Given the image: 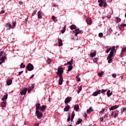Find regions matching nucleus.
<instances>
[{"mask_svg": "<svg viewBox=\"0 0 126 126\" xmlns=\"http://www.w3.org/2000/svg\"><path fill=\"white\" fill-rule=\"evenodd\" d=\"M106 91H107V90L102 89L100 93H101L102 94H103V93H105V92H106Z\"/></svg>", "mask_w": 126, "mask_h": 126, "instance_id": "c03bdc74", "label": "nucleus"}, {"mask_svg": "<svg viewBox=\"0 0 126 126\" xmlns=\"http://www.w3.org/2000/svg\"><path fill=\"white\" fill-rule=\"evenodd\" d=\"M104 74V71H100L98 73L97 75L99 76V77H102V75Z\"/></svg>", "mask_w": 126, "mask_h": 126, "instance_id": "2f4dec72", "label": "nucleus"}, {"mask_svg": "<svg viewBox=\"0 0 126 126\" xmlns=\"http://www.w3.org/2000/svg\"><path fill=\"white\" fill-rule=\"evenodd\" d=\"M72 99V98L71 97H67L64 100L65 104L67 105V104H68V103L71 101Z\"/></svg>", "mask_w": 126, "mask_h": 126, "instance_id": "0eeeda50", "label": "nucleus"}, {"mask_svg": "<svg viewBox=\"0 0 126 126\" xmlns=\"http://www.w3.org/2000/svg\"><path fill=\"white\" fill-rule=\"evenodd\" d=\"M60 79L59 81V85H62L63 84V76H59Z\"/></svg>", "mask_w": 126, "mask_h": 126, "instance_id": "1a4fd4ad", "label": "nucleus"}, {"mask_svg": "<svg viewBox=\"0 0 126 126\" xmlns=\"http://www.w3.org/2000/svg\"><path fill=\"white\" fill-rule=\"evenodd\" d=\"M35 115L37 116V119H41L42 117H43V113L40 112V110L35 111Z\"/></svg>", "mask_w": 126, "mask_h": 126, "instance_id": "20e7f679", "label": "nucleus"}, {"mask_svg": "<svg viewBox=\"0 0 126 126\" xmlns=\"http://www.w3.org/2000/svg\"><path fill=\"white\" fill-rule=\"evenodd\" d=\"M87 24H89V25H91V24L92 23V20L91 19V18H88L87 19Z\"/></svg>", "mask_w": 126, "mask_h": 126, "instance_id": "aec40b11", "label": "nucleus"}, {"mask_svg": "<svg viewBox=\"0 0 126 126\" xmlns=\"http://www.w3.org/2000/svg\"><path fill=\"white\" fill-rule=\"evenodd\" d=\"M126 47H123V49H122L121 53L120 56L121 57H124V54L126 53Z\"/></svg>", "mask_w": 126, "mask_h": 126, "instance_id": "ddd939ff", "label": "nucleus"}, {"mask_svg": "<svg viewBox=\"0 0 126 126\" xmlns=\"http://www.w3.org/2000/svg\"><path fill=\"white\" fill-rule=\"evenodd\" d=\"M104 112H105V109L103 108L102 110L99 112V114H103Z\"/></svg>", "mask_w": 126, "mask_h": 126, "instance_id": "49530a36", "label": "nucleus"}, {"mask_svg": "<svg viewBox=\"0 0 126 126\" xmlns=\"http://www.w3.org/2000/svg\"><path fill=\"white\" fill-rule=\"evenodd\" d=\"M99 37H103V33L100 32L98 34Z\"/></svg>", "mask_w": 126, "mask_h": 126, "instance_id": "09e8293b", "label": "nucleus"}, {"mask_svg": "<svg viewBox=\"0 0 126 126\" xmlns=\"http://www.w3.org/2000/svg\"><path fill=\"white\" fill-rule=\"evenodd\" d=\"M116 23H119V22H121L122 21V19L119 17H116Z\"/></svg>", "mask_w": 126, "mask_h": 126, "instance_id": "72a5a7b5", "label": "nucleus"}, {"mask_svg": "<svg viewBox=\"0 0 126 126\" xmlns=\"http://www.w3.org/2000/svg\"><path fill=\"white\" fill-rule=\"evenodd\" d=\"M113 116H114V111H112V113H111V117H113Z\"/></svg>", "mask_w": 126, "mask_h": 126, "instance_id": "774afa93", "label": "nucleus"}, {"mask_svg": "<svg viewBox=\"0 0 126 126\" xmlns=\"http://www.w3.org/2000/svg\"><path fill=\"white\" fill-rule=\"evenodd\" d=\"M100 122H102L104 120V117L100 118Z\"/></svg>", "mask_w": 126, "mask_h": 126, "instance_id": "69168bd1", "label": "nucleus"}, {"mask_svg": "<svg viewBox=\"0 0 126 126\" xmlns=\"http://www.w3.org/2000/svg\"><path fill=\"white\" fill-rule=\"evenodd\" d=\"M70 121V117H68L67 118V122H69Z\"/></svg>", "mask_w": 126, "mask_h": 126, "instance_id": "338daca9", "label": "nucleus"}, {"mask_svg": "<svg viewBox=\"0 0 126 126\" xmlns=\"http://www.w3.org/2000/svg\"><path fill=\"white\" fill-rule=\"evenodd\" d=\"M115 49H116V47L115 46H113L112 47L109 48V50H110V54L111 55H114V52L115 51Z\"/></svg>", "mask_w": 126, "mask_h": 126, "instance_id": "9b49d317", "label": "nucleus"}, {"mask_svg": "<svg viewBox=\"0 0 126 126\" xmlns=\"http://www.w3.org/2000/svg\"><path fill=\"white\" fill-rule=\"evenodd\" d=\"M98 94H101V90L96 91L93 94V96H97Z\"/></svg>", "mask_w": 126, "mask_h": 126, "instance_id": "2eb2a0df", "label": "nucleus"}, {"mask_svg": "<svg viewBox=\"0 0 126 126\" xmlns=\"http://www.w3.org/2000/svg\"><path fill=\"white\" fill-rule=\"evenodd\" d=\"M1 107H4L6 106V101H3L1 104Z\"/></svg>", "mask_w": 126, "mask_h": 126, "instance_id": "f704fd0d", "label": "nucleus"}, {"mask_svg": "<svg viewBox=\"0 0 126 126\" xmlns=\"http://www.w3.org/2000/svg\"><path fill=\"white\" fill-rule=\"evenodd\" d=\"M119 107V105H115L109 108L110 111H113V110H116V109H118V107Z\"/></svg>", "mask_w": 126, "mask_h": 126, "instance_id": "f3484780", "label": "nucleus"}, {"mask_svg": "<svg viewBox=\"0 0 126 126\" xmlns=\"http://www.w3.org/2000/svg\"><path fill=\"white\" fill-rule=\"evenodd\" d=\"M113 56L114 55L111 54H109L108 55V56L107 59L108 63H111V62H112V61H113V58H113Z\"/></svg>", "mask_w": 126, "mask_h": 126, "instance_id": "423d86ee", "label": "nucleus"}, {"mask_svg": "<svg viewBox=\"0 0 126 126\" xmlns=\"http://www.w3.org/2000/svg\"><path fill=\"white\" fill-rule=\"evenodd\" d=\"M96 51H94V52L91 53L90 54V56L92 58H93V57H95V56H96Z\"/></svg>", "mask_w": 126, "mask_h": 126, "instance_id": "5701e85b", "label": "nucleus"}, {"mask_svg": "<svg viewBox=\"0 0 126 126\" xmlns=\"http://www.w3.org/2000/svg\"><path fill=\"white\" fill-rule=\"evenodd\" d=\"M63 68L59 67L58 69V71L56 73V74L58 75V76H63Z\"/></svg>", "mask_w": 126, "mask_h": 126, "instance_id": "f03ea898", "label": "nucleus"}, {"mask_svg": "<svg viewBox=\"0 0 126 126\" xmlns=\"http://www.w3.org/2000/svg\"><path fill=\"white\" fill-rule=\"evenodd\" d=\"M36 111H40V109H41V104L38 103L35 105Z\"/></svg>", "mask_w": 126, "mask_h": 126, "instance_id": "9d476101", "label": "nucleus"}, {"mask_svg": "<svg viewBox=\"0 0 126 126\" xmlns=\"http://www.w3.org/2000/svg\"><path fill=\"white\" fill-rule=\"evenodd\" d=\"M20 68H25V65L24 63H21L20 65Z\"/></svg>", "mask_w": 126, "mask_h": 126, "instance_id": "ea45409f", "label": "nucleus"}, {"mask_svg": "<svg viewBox=\"0 0 126 126\" xmlns=\"http://www.w3.org/2000/svg\"><path fill=\"white\" fill-rule=\"evenodd\" d=\"M82 122V119H79L78 121L76 123V125H79Z\"/></svg>", "mask_w": 126, "mask_h": 126, "instance_id": "4c0bfd02", "label": "nucleus"}, {"mask_svg": "<svg viewBox=\"0 0 126 126\" xmlns=\"http://www.w3.org/2000/svg\"><path fill=\"white\" fill-rule=\"evenodd\" d=\"M58 43H59V46L61 47V46H63V40L62 39L58 38Z\"/></svg>", "mask_w": 126, "mask_h": 126, "instance_id": "412c9836", "label": "nucleus"}, {"mask_svg": "<svg viewBox=\"0 0 126 126\" xmlns=\"http://www.w3.org/2000/svg\"><path fill=\"white\" fill-rule=\"evenodd\" d=\"M107 18L110 19L111 18V15L109 14L107 16Z\"/></svg>", "mask_w": 126, "mask_h": 126, "instance_id": "680f3d73", "label": "nucleus"}, {"mask_svg": "<svg viewBox=\"0 0 126 126\" xmlns=\"http://www.w3.org/2000/svg\"><path fill=\"white\" fill-rule=\"evenodd\" d=\"M6 60V57L4 56L3 57L0 58V65L2 63L4 62V60Z\"/></svg>", "mask_w": 126, "mask_h": 126, "instance_id": "4468645a", "label": "nucleus"}, {"mask_svg": "<svg viewBox=\"0 0 126 126\" xmlns=\"http://www.w3.org/2000/svg\"><path fill=\"white\" fill-rule=\"evenodd\" d=\"M3 54V51H1L0 52V55L1 56H2Z\"/></svg>", "mask_w": 126, "mask_h": 126, "instance_id": "e2e57ef3", "label": "nucleus"}, {"mask_svg": "<svg viewBox=\"0 0 126 126\" xmlns=\"http://www.w3.org/2000/svg\"><path fill=\"white\" fill-rule=\"evenodd\" d=\"M73 59H71L70 61L67 62V64H69V66H72L73 64Z\"/></svg>", "mask_w": 126, "mask_h": 126, "instance_id": "4be33fe9", "label": "nucleus"}, {"mask_svg": "<svg viewBox=\"0 0 126 126\" xmlns=\"http://www.w3.org/2000/svg\"><path fill=\"white\" fill-rule=\"evenodd\" d=\"M121 27H126V24H122L121 25Z\"/></svg>", "mask_w": 126, "mask_h": 126, "instance_id": "864d4df0", "label": "nucleus"}, {"mask_svg": "<svg viewBox=\"0 0 126 126\" xmlns=\"http://www.w3.org/2000/svg\"><path fill=\"white\" fill-rule=\"evenodd\" d=\"M81 90H82V87L81 86L79 87L78 89L77 93L78 94L80 93V92H81Z\"/></svg>", "mask_w": 126, "mask_h": 126, "instance_id": "c9c22d12", "label": "nucleus"}, {"mask_svg": "<svg viewBox=\"0 0 126 126\" xmlns=\"http://www.w3.org/2000/svg\"><path fill=\"white\" fill-rule=\"evenodd\" d=\"M84 117L86 119H87V114H86V113H84Z\"/></svg>", "mask_w": 126, "mask_h": 126, "instance_id": "603ef678", "label": "nucleus"}, {"mask_svg": "<svg viewBox=\"0 0 126 126\" xmlns=\"http://www.w3.org/2000/svg\"><path fill=\"white\" fill-rule=\"evenodd\" d=\"M73 68V66H68L67 71H70Z\"/></svg>", "mask_w": 126, "mask_h": 126, "instance_id": "a19ab883", "label": "nucleus"}, {"mask_svg": "<svg viewBox=\"0 0 126 126\" xmlns=\"http://www.w3.org/2000/svg\"><path fill=\"white\" fill-rule=\"evenodd\" d=\"M76 78L78 82H79V81H80L81 79H80V78H79V74H78L76 76Z\"/></svg>", "mask_w": 126, "mask_h": 126, "instance_id": "58836bf2", "label": "nucleus"}, {"mask_svg": "<svg viewBox=\"0 0 126 126\" xmlns=\"http://www.w3.org/2000/svg\"><path fill=\"white\" fill-rule=\"evenodd\" d=\"M26 93H27V88H25L20 92V94L21 95H26Z\"/></svg>", "mask_w": 126, "mask_h": 126, "instance_id": "6e6552de", "label": "nucleus"}, {"mask_svg": "<svg viewBox=\"0 0 126 126\" xmlns=\"http://www.w3.org/2000/svg\"><path fill=\"white\" fill-rule=\"evenodd\" d=\"M126 110V108H124L121 109L122 114H123V112H125Z\"/></svg>", "mask_w": 126, "mask_h": 126, "instance_id": "8fccbe9b", "label": "nucleus"}, {"mask_svg": "<svg viewBox=\"0 0 126 126\" xmlns=\"http://www.w3.org/2000/svg\"><path fill=\"white\" fill-rule=\"evenodd\" d=\"M107 118H108V114H105V115H104V116L103 117V118H104L105 119H107Z\"/></svg>", "mask_w": 126, "mask_h": 126, "instance_id": "3c124183", "label": "nucleus"}, {"mask_svg": "<svg viewBox=\"0 0 126 126\" xmlns=\"http://www.w3.org/2000/svg\"><path fill=\"white\" fill-rule=\"evenodd\" d=\"M74 110L76 111V112H77L78 110H79V105L78 104H76L74 106Z\"/></svg>", "mask_w": 126, "mask_h": 126, "instance_id": "6ab92c4d", "label": "nucleus"}, {"mask_svg": "<svg viewBox=\"0 0 126 126\" xmlns=\"http://www.w3.org/2000/svg\"><path fill=\"white\" fill-rule=\"evenodd\" d=\"M37 13V11H34L32 13V16H34V15H35V14H36V13Z\"/></svg>", "mask_w": 126, "mask_h": 126, "instance_id": "a18cd8bd", "label": "nucleus"}, {"mask_svg": "<svg viewBox=\"0 0 126 126\" xmlns=\"http://www.w3.org/2000/svg\"><path fill=\"white\" fill-rule=\"evenodd\" d=\"M106 94L108 97H110V96H111L112 94H113V93L111 92V91L109 90L108 91H107Z\"/></svg>", "mask_w": 126, "mask_h": 126, "instance_id": "b1692460", "label": "nucleus"}, {"mask_svg": "<svg viewBox=\"0 0 126 126\" xmlns=\"http://www.w3.org/2000/svg\"><path fill=\"white\" fill-rule=\"evenodd\" d=\"M110 49H107L105 51V53H106V54H108V53H109V52H110Z\"/></svg>", "mask_w": 126, "mask_h": 126, "instance_id": "4d7b16f0", "label": "nucleus"}, {"mask_svg": "<svg viewBox=\"0 0 126 126\" xmlns=\"http://www.w3.org/2000/svg\"><path fill=\"white\" fill-rule=\"evenodd\" d=\"M6 26L7 27H9V30H10V29H11V28H14L13 27H12V26H11V24H10L9 23H7L6 25Z\"/></svg>", "mask_w": 126, "mask_h": 126, "instance_id": "cd10ccee", "label": "nucleus"}, {"mask_svg": "<svg viewBox=\"0 0 126 126\" xmlns=\"http://www.w3.org/2000/svg\"><path fill=\"white\" fill-rule=\"evenodd\" d=\"M16 25V22H14L13 23V25H12V27H13H13H14Z\"/></svg>", "mask_w": 126, "mask_h": 126, "instance_id": "13d9d810", "label": "nucleus"}, {"mask_svg": "<svg viewBox=\"0 0 126 126\" xmlns=\"http://www.w3.org/2000/svg\"><path fill=\"white\" fill-rule=\"evenodd\" d=\"M3 13H4V10H2L0 13V14H3Z\"/></svg>", "mask_w": 126, "mask_h": 126, "instance_id": "052dcab7", "label": "nucleus"}, {"mask_svg": "<svg viewBox=\"0 0 126 126\" xmlns=\"http://www.w3.org/2000/svg\"><path fill=\"white\" fill-rule=\"evenodd\" d=\"M65 28H66V26H64L63 29L61 31V33H62V34H63V33L65 32Z\"/></svg>", "mask_w": 126, "mask_h": 126, "instance_id": "e433bc0d", "label": "nucleus"}, {"mask_svg": "<svg viewBox=\"0 0 126 126\" xmlns=\"http://www.w3.org/2000/svg\"><path fill=\"white\" fill-rule=\"evenodd\" d=\"M74 117H75V114H74V111H73L71 114V122H72V121H73V119H74Z\"/></svg>", "mask_w": 126, "mask_h": 126, "instance_id": "393cba45", "label": "nucleus"}, {"mask_svg": "<svg viewBox=\"0 0 126 126\" xmlns=\"http://www.w3.org/2000/svg\"><path fill=\"white\" fill-rule=\"evenodd\" d=\"M97 58H94V63H97Z\"/></svg>", "mask_w": 126, "mask_h": 126, "instance_id": "5fc2aeb1", "label": "nucleus"}, {"mask_svg": "<svg viewBox=\"0 0 126 126\" xmlns=\"http://www.w3.org/2000/svg\"><path fill=\"white\" fill-rule=\"evenodd\" d=\"M26 68L29 71H32L34 69V66L31 63H29L27 66Z\"/></svg>", "mask_w": 126, "mask_h": 126, "instance_id": "7ed1b4c3", "label": "nucleus"}, {"mask_svg": "<svg viewBox=\"0 0 126 126\" xmlns=\"http://www.w3.org/2000/svg\"><path fill=\"white\" fill-rule=\"evenodd\" d=\"M46 109H47V106L46 105H42L41 107H40V109L39 110L40 112L44 113V110H46Z\"/></svg>", "mask_w": 126, "mask_h": 126, "instance_id": "dca6fc26", "label": "nucleus"}, {"mask_svg": "<svg viewBox=\"0 0 126 126\" xmlns=\"http://www.w3.org/2000/svg\"><path fill=\"white\" fill-rule=\"evenodd\" d=\"M22 73H23V71H21L19 72L17 76H19L21 75Z\"/></svg>", "mask_w": 126, "mask_h": 126, "instance_id": "de8ad7c7", "label": "nucleus"}, {"mask_svg": "<svg viewBox=\"0 0 126 126\" xmlns=\"http://www.w3.org/2000/svg\"><path fill=\"white\" fill-rule=\"evenodd\" d=\"M73 33H75V36H77L78 34H81L82 33V31L80 30L79 29H76L73 31Z\"/></svg>", "mask_w": 126, "mask_h": 126, "instance_id": "39448f33", "label": "nucleus"}, {"mask_svg": "<svg viewBox=\"0 0 126 126\" xmlns=\"http://www.w3.org/2000/svg\"><path fill=\"white\" fill-rule=\"evenodd\" d=\"M33 126H39V124L38 123H35Z\"/></svg>", "mask_w": 126, "mask_h": 126, "instance_id": "0e129e2a", "label": "nucleus"}, {"mask_svg": "<svg viewBox=\"0 0 126 126\" xmlns=\"http://www.w3.org/2000/svg\"><path fill=\"white\" fill-rule=\"evenodd\" d=\"M7 96H8V94L6 93L5 95H4V97H3L1 100L2 101H5V100H6V99H7Z\"/></svg>", "mask_w": 126, "mask_h": 126, "instance_id": "a878e982", "label": "nucleus"}, {"mask_svg": "<svg viewBox=\"0 0 126 126\" xmlns=\"http://www.w3.org/2000/svg\"><path fill=\"white\" fill-rule=\"evenodd\" d=\"M51 62L52 61L50 59H48L47 60V63H48V64H50V63H51Z\"/></svg>", "mask_w": 126, "mask_h": 126, "instance_id": "37998d69", "label": "nucleus"}, {"mask_svg": "<svg viewBox=\"0 0 126 126\" xmlns=\"http://www.w3.org/2000/svg\"><path fill=\"white\" fill-rule=\"evenodd\" d=\"M52 19L54 21V22H57L58 21V19H57V17H56L55 16H53L52 17Z\"/></svg>", "mask_w": 126, "mask_h": 126, "instance_id": "473e14b6", "label": "nucleus"}, {"mask_svg": "<svg viewBox=\"0 0 126 126\" xmlns=\"http://www.w3.org/2000/svg\"><path fill=\"white\" fill-rule=\"evenodd\" d=\"M112 32H113V30H112L111 28H109L107 31L108 34L111 35V34H112Z\"/></svg>", "mask_w": 126, "mask_h": 126, "instance_id": "c85d7f7f", "label": "nucleus"}, {"mask_svg": "<svg viewBox=\"0 0 126 126\" xmlns=\"http://www.w3.org/2000/svg\"><path fill=\"white\" fill-rule=\"evenodd\" d=\"M37 15H38V18H39L40 19H42V15H41L40 11L38 12Z\"/></svg>", "mask_w": 126, "mask_h": 126, "instance_id": "7c9ffc66", "label": "nucleus"}, {"mask_svg": "<svg viewBox=\"0 0 126 126\" xmlns=\"http://www.w3.org/2000/svg\"><path fill=\"white\" fill-rule=\"evenodd\" d=\"M34 85H35V84H33L31 87L29 88V89L30 90H32L33 88H34Z\"/></svg>", "mask_w": 126, "mask_h": 126, "instance_id": "79ce46f5", "label": "nucleus"}, {"mask_svg": "<svg viewBox=\"0 0 126 126\" xmlns=\"http://www.w3.org/2000/svg\"><path fill=\"white\" fill-rule=\"evenodd\" d=\"M112 76L114 77V78H116V77H117V74H113Z\"/></svg>", "mask_w": 126, "mask_h": 126, "instance_id": "6e6d98bb", "label": "nucleus"}, {"mask_svg": "<svg viewBox=\"0 0 126 126\" xmlns=\"http://www.w3.org/2000/svg\"><path fill=\"white\" fill-rule=\"evenodd\" d=\"M6 83H7V85H10L11 83H12V80L11 79L7 80Z\"/></svg>", "mask_w": 126, "mask_h": 126, "instance_id": "bb28decb", "label": "nucleus"}, {"mask_svg": "<svg viewBox=\"0 0 126 126\" xmlns=\"http://www.w3.org/2000/svg\"><path fill=\"white\" fill-rule=\"evenodd\" d=\"M94 109H92V107H90L89 109L87 110V114H90V113H92V112H94Z\"/></svg>", "mask_w": 126, "mask_h": 126, "instance_id": "a211bd4d", "label": "nucleus"}, {"mask_svg": "<svg viewBox=\"0 0 126 126\" xmlns=\"http://www.w3.org/2000/svg\"><path fill=\"white\" fill-rule=\"evenodd\" d=\"M70 109V105L67 104V106H65L64 108V112H68Z\"/></svg>", "mask_w": 126, "mask_h": 126, "instance_id": "f8f14e48", "label": "nucleus"}, {"mask_svg": "<svg viewBox=\"0 0 126 126\" xmlns=\"http://www.w3.org/2000/svg\"><path fill=\"white\" fill-rule=\"evenodd\" d=\"M98 2L99 3L98 5L100 7L102 6H103V7H106V6L108 5V4H107V1L103 0H98Z\"/></svg>", "mask_w": 126, "mask_h": 126, "instance_id": "f257e3e1", "label": "nucleus"}, {"mask_svg": "<svg viewBox=\"0 0 126 126\" xmlns=\"http://www.w3.org/2000/svg\"><path fill=\"white\" fill-rule=\"evenodd\" d=\"M71 30H73L74 29H76V26L75 25H72L70 27Z\"/></svg>", "mask_w": 126, "mask_h": 126, "instance_id": "c756f323", "label": "nucleus"}, {"mask_svg": "<svg viewBox=\"0 0 126 126\" xmlns=\"http://www.w3.org/2000/svg\"><path fill=\"white\" fill-rule=\"evenodd\" d=\"M118 116V113H115L114 114V118H117V116Z\"/></svg>", "mask_w": 126, "mask_h": 126, "instance_id": "bf43d9fd", "label": "nucleus"}]
</instances>
